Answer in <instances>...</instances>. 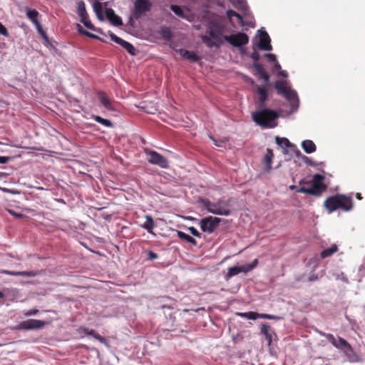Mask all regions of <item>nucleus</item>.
Segmentation results:
<instances>
[{"mask_svg": "<svg viewBox=\"0 0 365 365\" xmlns=\"http://www.w3.org/2000/svg\"><path fill=\"white\" fill-rule=\"evenodd\" d=\"M324 207L329 213H331L338 209L349 212L353 208V200L350 196L336 194L327 197L324 202Z\"/></svg>", "mask_w": 365, "mask_h": 365, "instance_id": "f257e3e1", "label": "nucleus"}, {"mask_svg": "<svg viewBox=\"0 0 365 365\" xmlns=\"http://www.w3.org/2000/svg\"><path fill=\"white\" fill-rule=\"evenodd\" d=\"M197 202L203 209L214 215L227 216L230 214L229 201L222 198L214 202L208 198L200 197Z\"/></svg>", "mask_w": 365, "mask_h": 365, "instance_id": "f03ea898", "label": "nucleus"}, {"mask_svg": "<svg viewBox=\"0 0 365 365\" xmlns=\"http://www.w3.org/2000/svg\"><path fill=\"white\" fill-rule=\"evenodd\" d=\"M324 179V177L323 175L315 174L313 176V179L308 182L311 185V187H307L302 186L297 190V192L319 197L327 189V185L322 182ZM304 183H307L304 180H302L299 182L300 185Z\"/></svg>", "mask_w": 365, "mask_h": 365, "instance_id": "7ed1b4c3", "label": "nucleus"}, {"mask_svg": "<svg viewBox=\"0 0 365 365\" xmlns=\"http://www.w3.org/2000/svg\"><path fill=\"white\" fill-rule=\"evenodd\" d=\"M321 335L324 336L327 339L336 349H341V348L346 347L347 351H344V356L346 357L350 362H357L360 360L358 354L354 351L351 344L346 341L344 339L338 336V340L335 339L331 334H324L321 332Z\"/></svg>", "mask_w": 365, "mask_h": 365, "instance_id": "20e7f679", "label": "nucleus"}, {"mask_svg": "<svg viewBox=\"0 0 365 365\" xmlns=\"http://www.w3.org/2000/svg\"><path fill=\"white\" fill-rule=\"evenodd\" d=\"M277 118L278 114L276 111L267 108H263L252 113L253 120L263 127H274L275 124H272V123Z\"/></svg>", "mask_w": 365, "mask_h": 365, "instance_id": "39448f33", "label": "nucleus"}, {"mask_svg": "<svg viewBox=\"0 0 365 365\" xmlns=\"http://www.w3.org/2000/svg\"><path fill=\"white\" fill-rule=\"evenodd\" d=\"M152 3L150 0H135L133 9L129 21L131 23L133 20H138L150 11Z\"/></svg>", "mask_w": 365, "mask_h": 365, "instance_id": "423d86ee", "label": "nucleus"}, {"mask_svg": "<svg viewBox=\"0 0 365 365\" xmlns=\"http://www.w3.org/2000/svg\"><path fill=\"white\" fill-rule=\"evenodd\" d=\"M208 34L210 36H202V41L208 46H219L222 43V38L224 36H222V30L221 28L219 26H212L210 28Z\"/></svg>", "mask_w": 365, "mask_h": 365, "instance_id": "0eeeda50", "label": "nucleus"}, {"mask_svg": "<svg viewBox=\"0 0 365 365\" xmlns=\"http://www.w3.org/2000/svg\"><path fill=\"white\" fill-rule=\"evenodd\" d=\"M221 220L217 217L208 216L200 220L199 225L202 232L211 234L220 225Z\"/></svg>", "mask_w": 365, "mask_h": 365, "instance_id": "6e6552de", "label": "nucleus"}, {"mask_svg": "<svg viewBox=\"0 0 365 365\" xmlns=\"http://www.w3.org/2000/svg\"><path fill=\"white\" fill-rule=\"evenodd\" d=\"M223 39L227 41L234 47L242 48L249 42L248 36L242 32H239L236 34L230 36H224Z\"/></svg>", "mask_w": 365, "mask_h": 365, "instance_id": "1a4fd4ad", "label": "nucleus"}, {"mask_svg": "<svg viewBox=\"0 0 365 365\" xmlns=\"http://www.w3.org/2000/svg\"><path fill=\"white\" fill-rule=\"evenodd\" d=\"M145 154L148 155V161L152 165H156L161 168H168V160L161 154L154 150H145Z\"/></svg>", "mask_w": 365, "mask_h": 365, "instance_id": "9d476101", "label": "nucleus"}, {"mask_svg": "<svg viewBox=\"0 0 365 365\" xmlns=\"http://www.w3.org/2000/svg\"><path fill=\"white\" fill-rule=\"evenodd\" d=\"M48 324V322L38 320V319H28L21 322L17 326V329L24 330H36L41 329L44 327L45 325Z\"/></svg>", "mask_w": 365, "mask_h": 365, "instance_id": "9b49d317", "label": "nucleus"}, {"mask_svg": "<svg viewBox=\"0 0 365 365\" xmlns=\"http://www.w3.org/2000/svg\"><path fill=\"white\" fill-rule=\"evenodd\" d=\"M77 14L81 18V21L84 24L86 27L89 29H94V26L89 20L88 14L86 11V5L83 1L81 0L78 2Z\"/></svg>", "mask_w": 365, "mask_h": 365, "instance_id": "f8f14e48", "label": "nucleus"}, {"mask_svg": "<svg viewBox=\"0 0 365 365\" xmlns=\"http://www.w3.org/2000/svg\"><path fill=\"white\" fill-rule=\"evenodd\" d=\"M108 35L112 41L120 45L124 49H125L128 51V53H130L132 56H135L137 54V51L133 44L117 36L112 31H108Z\"/></svg>", "mask_w": 365, "mask_h": 365, "instance_id": "ddd939ff", "label": "nucleus"}, {"mask_svg": "<svg viewBox=\"0 0 365 365\" xmlns=\"http://www.w3.org/2000/svg\"><path fill=\"white\" fill-rule=\"evenodd\" d=\"M257 264H258V260L257 259H255L250 264H245L230 267L229 269V272L227 274H240L241 272H244L246 274V273L250 272L253 268H255Z\"/></svg>", "mask_w": 365, "mask_h": 365, "instance_id": "4468645a", "label": "nucleus"}, {"mask_svg": "<svg viewBox=\"0 0 365 365\" xmlns=\"http://www.w3.org/2000/svg\"><path fill=\"white\" fill-rule=\"evenodd\" d=\"M259 32L260 34L259 42L258 43L259 48L263 51H271L272 46L270 44L271 39L267 32L262 29L259 30Z\"/></svg>", "mask_w": 365, "mask_h": 365, "instance_id": "2eb2a0df", "label": "nucleus"}, {"mask_svg": "<svg viewBox=\"0 0 365 365\" xmlns=\"http://www.w3.org/2000/svg\"><path fill=\"white\" fill-rule=\"evenodd\" d=\"M106 16L108 20L114 26H120L123 25V21L121 18L115 14L114 10L111 8H107L106 9Z\"/></svg>", "mask_w": 365, "mask_h": 365, "instance_id": "dca6fc26", "label": "nucleus"}, {"mask_svg": "<svg viewBox=\"0 0 365 365\" xmlns=\"http://www.w3.org/2000/svg\"><path fill=\"white\" fill-rule=\"evenodd\" d=\"M260 331L261 333L265 336V339L268 342V346L269 347V349H271L272 335L274 334L276 336L274 331H271L269 326L267 325L266 324H262Z\"/></svg>", "mask_w": 365, "mask_h": 365, "instance_id": "f3484780", "label": "nucleus"}, {"mask_svg": "<svg viewBox=\"0 0 365 365\" xmlns=\"http://www.w3.org/2000/svg\"><path fill=\"white\" fill-rule=\"evenodd\" d=\"M177 52L182 58L187 59L191 62H197L200 60V58L193 51L180 48L177 50Z\"/></svg>", "mask_w": 365, "mask_h": 365, "instance_id": "a211bd4d", "label": "nucleus"}, {"mask_svg": "<svg viewBox=\"0 0 365 365\" xmlns=\"http://www.w3.org/2000/svg\"><path fill=\"white\" fill-rule=\"evenodd\" d=\"M26 14L27 18L35 25L38 24L39 22L38 17L40 16L39 12L34 9H31L28 6L25 8Z\"/></svg>", "mask_w": 365, "mask_h": 365, "instance_id": "6ab92c4d", "label": "nucleus"}, {"mask_svg": "<svg viewBox=\"0 0 365 365\" xmlns=\"http://www.w3.org/2000/svg\"><path fill=\"white\" fill-rule=\"evenodd\" d=\"M257 91L259 96V101L260 103V107H263L265 101L268 98L267 88L265 87L257 86Z\"/></svg>", "mask_w": 365, "mask_h": 365, "instance_id": "aec40b11", "label": "nucleus"}, {"mask_svg": "<svg viewBox=\"0 0 365 365\" xmlns=\"http://www.w3.org/2000/svg\"><path fill=\"white\" fill-rule=\"evenodd\" d=\"M302 147L305 153L309 154L316 151L317 147L311 140H305L302 142Z\"/></svg>", "mask_w": 365, "mask_h": 365, "instance_id": "412c9836", "label": "nucleus"}, {"mask_svg": "<svg viewBox=\"0 0 365 365\" xmlns=\"http://www.w3.org/2000/svg\"><path fill=\"white\" fill-rule=\"evenodd\" d=\"M98 98L101 103L103 105V106L108 109V110H113L111 103L110 100L107 98L106 94L103 91H100L97 94Z\"/></svg>", "mask_w": 365, "mask_h": 365, "instance_id": "4be33fe9", "label": "nucleus"}, {"mask_svg": "<svg viewBox=\"0 0 365 365\" xmlns=\"http://www.w3.org/2000/svg\"><path fill=\"white\" fill-rule=\"evenodd\" d=\"M274 88L277 93L282 96L290 88L287 86V82L284 81H277L274 84Z\"/></svg>", "mask_w": 365, "mask_h": 365, "instance_id": "5701e85b", "label": "nucleus"}, {"mask_svg": "<svg viewBox=\"0 0 365 365\" xmlns=\"http://www.w3.org/2000/svg\"><path fill=\"white\" fill-rule=\"evenodd\" d=\"M338 251V246L336 244L332 245L330 247L322 251L320 257L322 259L331 257L334 253Z\"/></svg>", "mask_w": 365, "mask_h": 365, "instance_id": "b1692460", "label": "nucleus"}, {"mask_svg": "<svg viewBox=\"0 0 365 365\" xmlns=\"http://www.w3.org/2000/svg\"><path fill=\"white\" fill-rule=\"evenodd\" d=\"M273 157H274V153H273V151L272 149H269V148H267V153H266V155L264 158V163L265 164V166L267 168V170H270L271 168H272V159H273Z\"/></svg>", "mask_w": 365, "mask_h": 365, "instance_id": "393cba45", "label": "nucleus"}, {"mask_svg": "<svg viewBox=\"0 0 365 365\" xmlns=\"http://www.w3.org/2000/svg\"><path fill=\"white\" fill-rule=\"evenodd\" d=\"M178 236L180 240H182L186 242H189L195 246L197 245V241L192 237L190 236L189 235H187L183 232L178 231Z\"/></svg>", "mask_w": 365, "mask_h": 365, "instance_id": "a878e982", "label": "nucleus"}, {"mask_svg": "<svg viewBox=\"0 0 365 365\" xmlns=\"http://www.w3.org/2000/svg\"><path fill=\"white\" fill-rule=\"evenodd\" d=\"M93 11L96 13L98 19L101 21L103 20V6L102 4L99 1H96L93 5Z\"/></svg>", "mask_w": 365, "mask_h": 365, "instance_id": "bb28decb", "label": "nucleus"}, {"mask_svg": "<svg viewBox=\"0 0 365 365\" xmlns=\"http://www.w3.org/2000/svg\"><path fill=\"white\" fill-rule=\"evenodd\" d=\"M275 140L277 144L282 147V148H289L292 146L291 143L286 138H280L279 136H277L275 138Z\"/></svg>", "mask_w": 365, "mask_h": 365, "instance_id": "cd10ccee", "label": "nucleus"}, {"mask_svg": "<svg viewBox=\"0 0 365 365\" xmlns=\"http://www.w3.org/2000/svg\"><path fill=\"white\" fill-rule=\"evenodd\" d=\"M283 96L288 100L290 102H295L298 101L297 98V94L294 91H292L291 88H289L284 95Z\"/></svg>", "mask_w": 365, "mask_h": 365, "instance_id": "c85d7f7f", "label": "nucleus"}, {"mask_svg": "<svg viewBox=\"0 0 365 365\" xmlns=\"http://www.w3.org/2000/svg\"><path fill=\"white\" fill-rule=\"evenodd\" d=\"M170 8L171 11H173L175 14L177 15L178 17L182 19H185L186 17L185 14L181 6L172 4L170 5Z\"/></svg>", "mask_w": 365, "mask_h": 365, "instance_id": "c756f323", "label": "nucleus"}, {"mask_svg": "<svg viewBox=\"0 0 365 365\" xmlns=\"http://www.w3.org/2000/svg\"><path fill=\"white\" fill-rule=\"evenodd\" d=\"M92 118L96 122L103 125L106 127H108V128L113 127V123L108 119H105L99 115H93Z\"/></svg>", "mask_w": 365, "mask_h": 365, "instance_id": "7c9ffc66", "label": "nucleus"}, {"mask_svg": "<svg viewBox=\"0 0 365 365\" xmlns=\"http://www.w3.org/2000/svg\"><path fill=\"white\" fill-rule=\"evenodd\" d=\"M144 257L148 261H153L158 258V255L151 250H145L143 252Z\"/></svg>", "mask_w": 365, "mask_h": 365, "instance_id": "2f4dec72", "label": "nucleus"}, {"mask_svg": "<svg viewBox=\"0 0 365 365\" xmlns=\"http://www.w3.org/2000/svg\"><path fill=\"white\" fill-rule=\"evenodd\" d=\"M154 227V222L150 216L146 217V222L143 225V227L145 228L148 232H150Z\"/></svg>", "mask_w": 365, "mask_h": 365, "instance_id": "473e14b6", "label": "nucleus"}, {"mask_svg": "<svg viewBox=\"0 0 365 365\" xmlns=\"http://www.w3.org/2000/svg\"><path fill=\"white\" fill-rule=\"evenodd\" d=\"M305 275H302V276H299L298 277L296 280L297 282H300V281H302L303 282H313L314 280H317L318 279V276L317 275H310L309 277H304Z\"/></svg>", "mask_w": 365, "mask_h": 365, "instance_id": "72a5a7b5", "label": "nucleus"}, {"mask_svg": "<svg viewBox=\"0 0 365 365\" xmlns=\"http://www.w3.org/2000/svg\"><path fill=\"white\" fill-rule=\"evenodd\" d=\"M253 67L255 69L257 74L259 75V76H261L264 72H266L262 64L255 63L253 64Z\"/></svg>", "mask_w": 365, "mask_h": 365, "instance_id": "f704fd0d", "label": "nucleus"}, {"mask_svg": "<svg viewBox=\"0 0 365 365\" xmlns=\"http://www.w3.org/2000/svg\"><path fill=\"white\" fill-rule=\"evenodd\" d=\"M36 29H37L38 34L45 39V40H48V38L46 34V32L44 31V30L42 28V26L40 23H38V24H35L34 25Z\"/></svg>", "mask_w": 365, "mask_h": 365, "instance_id": "c9c22d12", "label": "nucleus"}, {"mask_svg": "<svg viewBox=\"0 0 365 365\" xmlns=\"http://www.w3.org/2000/svg\"><path fill=\"white\" fill-rule=\"evenodd\" d=\"M260 319H273V320H279L282 317L277 315H272L268 314H260Z\"/></svg>", "mask_w": 365, "mask_h": 365, "instance_id": "e433bc0d", "label": "nucleus"}, {"mask_svg": "<svg viewBox=\"0 0 365 365\" xmlns=\"http://www.w3.org/2000/svg\"><path fill=\"white\" fill-rule=\"evenodd\" d=\"M163 36L166 39H170L172 37L171 31L169 28L165 27L162 29L161 32Z\"/></svg>", "mask_w": 365, "mask_h": 365, "instance_id": "4c0bfd02", "label": "nucleus"}, {"mask_svg": "<svg viewBox=\"0 0 365 365\" xmlns=\"http://www.w3.org/2000/svg\"><path fill=\"white\" fill-rule=\"evenodd\" d=\"M259 316H260V314H259V313H257L255 312H248L247 319L255 320L257 319H259Z\"/></svg>", "mask_w": 365, "mask_h": 365, "instance_id": "58836bf2", "label": "nucleus"}, {"mask_svg": "<svg viewBox=\"0 0 365 365\" xmlns=\"http://www.w3.org/2000/svg\"><path fill=\"white\" fill-rule=\"evenodd\" d=\"M7 211L11 215H12L18 219H23V218L26 217L23 214L17 213L12 210L8 209Z\"/></svg>", "mask_w": 365, "mask_h": 365, "instance_id": "ea45409f", "label": "nucleus"}, {"mask_svg": "<svg viewBox=\"0 0 365 365\" xmlns=\"http://www.w3.org/2000/svg\"><path fill=\"white\" fill-rule=\"evenodd\" d=\"M0 34L6 37L9 36L7 29L2 24L1 22H0Z\"/></svg>", "mask_w": 365, "mask_h": 365, "instance_id": "a19ab883", "label": "nucleus"}, {"mask_svg": "<svg viewBox=\"0 0 365 365\" xmlns=\"http://www.w3.org/2000/svg\"><path fill=\"white\" fill-rule=\"evenodd\" d=\"M188 230L190 231V232L195 237H200L201 236V234L198 232V230L194 227H190L188 228Z\"/></svg>", "mask_w": 365, "mask_h": 365, "instance_id": "79ce46f5", "label": "nucleus"}, {"mask_svg": "<svg viewBox=\"0 0 365 365\" xmlns=\"http://www.w3.org/2000/svg\"><path fill=\"white\" fill-rule=\"evenodd\" d=\"M264 56L268 58L269 62H276L277 61V57L273 53H265Z\"/></svg>", "mask_w": 365, "mask_h": 365, "instance_id": "37998d69", "label": "nucleus"}, {"mask_svg": "<svg viewBox=\"0 0 365 365\" xmlns=\"http://www.w3.org/2000/svg\"><path fill=\"white\" fill-rule=\"evenodd\" d=\"M38 313V310L36 309H30L29 311H27L26 312L24 313V315L26 317H29V316H31V315H36Z\"/></svg>", "mask_w": 365, "mask_h": 365, "instance_id": "c03bdc74", "label": "nucleus"}, {"mask_svg": "<svg viewBox=\"0 0 365 365\" xmlns=\"http://www.w3.org/2000/svg\"><path fill=\"white\" fill-rule=\"evenodd\" d=\"M250 57L255 61H257L260 58V55L257 51H254L252 53Z\"/></svg>", "mask_w": 365, "mask_h": 365, "instance_id": "a18cd8bd", "label": "nucleus"}, {"mask_svg": "<svg viewBox=\"0 0 365 365\" xmlns=\"http://www.w3.org/2000/svg\"><path fill=\"white\" fill-rule=\"evenodd\" d=\"M93 338H95L102 344H106V339L97 333L96 334Z\"/></svg>", "mask_w": 365, "mask_h": 365, "instance_id": "49530a36", "label": "nucleus"}, {"mask_svg": "<svg viewBox=\"0 0 365 365\" xmlns=\"http://www.w3.org/2000/svg\"><path fill=\"white\" fill-rule=\"evenodd\" d=\"M83 332L87 335L92 336L93 337H94V336L96 334V332L93 329H88L86 328L83 329Z\"/></svg>", "mask_w": 365, "mask_h": 365, "instance_id": "de8ad7c7", "label": "nucleus"}, {"mask_svg": "<svg viewBox=\"0 0 365 365\" xmlns=\"http://www.w3.org/2000/svg\"><path fill=\"white\" fill-rule=\"evenodd\" d=\"M238 13H237L236 11H233V10H228L227 12V15L229 18V19L230 20V21H232V18L233 16H237Z\"/></svg>", "mask_w": 365, "mask_h": 365, "instance_id": "09e8293b", "label": "nucleus"}, {"mask_svg": "<svg viewBox=\"0 0 365 365\" xmlns=\"http://www.w3.org/2000/svg\"><path fill=\"white\" fill-rule=\"evenodd\" d=\"M304 162L307 163L308 165L314 166L315 165V163L308 157L304 156L303 157Z\"/></svg>", "mask_w": 365, "mask_h": 365, "instance_id": "8fccbe9b", "label": "nucleus"}, {"mask_svg": "<svg viewBox=\"0 0 365 365\" xmlns=\"http://www.w3.org/2000/svg\"><path fill=\"white\" fill-rule=\"evenodd\" d=\"M260 78H262L264 83H267L269 81V76L268 73L266 71L264 72L261 76H259Z\"/></svg>", "mask_w": 365, "mask_h": 365, "instance_id": "3c124183", "label": "nucleus"}, {"mask_svg": "<svg viewBox=\"0 0 365 365\" xmlns=\"http://www.w3.org/2000/svg\"><path fill=\"white\" fill-rule=\"evenodd\" d=\"M4 274H34V273L32 272H9V271H4Z\"/></svg>", "mask_w": 365, "mask_h": 365, "instance_id": "603ef678", "label": "nucleus"}, {"mask_svg": "<svg viewBox=\"0 0 365 365\" xmlns=\"http://www.w3.org/2000/svg\"><path fill=\"white\" fill-rule=\"evenodd\" d=\"M10 160L9 157L6 156H0V163L1 164H5L7 163Z\"/></svg>", "mask_w": 365, "mask_h": 365, "instance_id": "864d4df0", "label": "nucleus"}, {"mask_svg": "<svg viewBox=\"0 0 365 365\" xmlns=\"http://www.w3.org/2000/svg\"><path fill=\"white\" fill-rule=\"evenodd\" d=\"M236 18L238 19L239 24L243 26L245 25V23H244V19H243V17L242 16V15H240V14H237L236 16Z\"/></svg>", "mask_w": 365, "mask_h": 365, "instance_id": "5fc2aeb1", "label": "nucleus"}, {"mask_svg": "<svg viewBox=\"0 0 365 365\" xmlns=\"http://www.w3.org/2000/svg\"><path fill=\"white\" fill-rule=\"evenodd\" d=\"M83 34H85L86 35L88 36H91V37H93V38H98V36H96V35L94 34H92L88 31H82Z\"/></svg>", "mask_w": 365, "mask_h": 365, "instance_id": "6e6d98bb", "label": "nucleus"}, {"mask_svg": "<svg viewBox=\"0 0 365 365\" xmlns=\"http://www.w3.org/2000/svg\"><path fill=\"white\" fill-rule=\"evenodd\" d=\"M238 316H240L243 318H247V312H239L237 314Z\"/></svg>", "mask_w": 365, "mask_h": 365, "instance_id": "4d7b16f0", "label": "nucleus"}, {"mask_svg": "<svg viewBox=\"0 0 365 365\" xmlns=\"http://www.w3.org/2000/svg\"><path fill=\"white\" fill-rule=\"evenodd\" d=\"M172 305H173V304H169V305H162L160 307H161V309H165V308L172 309L173 308Z\"/></svg>", "mask_w": 365, "mask_h": 365, "instance_id": "13d9d810", "label": "nucleus"}, {"mask_svg": "<svg viewBox=\"0 0 365 365\" xmlns=\"http://www.w3.org/2000/svg\"><path fill=\"white\" fill-rule=\"evenodd\" d=\"M274 68L277 70L281 69V66L277 61H276V63L274 65Z\"/></svg>", "mask_w": 365, "mask_h": 365, "instance_id": "bf43d9fd", "label": "nucleus"}, {"mask_svg": "<svg viewBox=\"0 0 365 365\" xmlns=\"http://www.w3.org/2000/svg\"><path fill=\"white\" fill-rule=\"evenodd\" d=\"M356 197L358 200H361V199H362L361 195L360 193H356Z\"/></svg>", "mask_w": 365, "mask_h": 365, "instance_id": "052dcab7", "label": "nucleus"}, {"mask_svg": "<svg viewBox=\"0 0 365 365\" xmlns=\"http://www.w3.org/2000/svg\"><path fill=\"white\" fill-rule=\"evenodd\" d=\"M341 352H343V354H344V351H347V348L346 347H341V349H339Z\"/></svg>", "mask_w": 365, "mask_h": 365, "instance_id": "680f3d73", "label": "nucleus"}, {"mask_svg": "<svg viewBox=\"0 0 365 365\" xmlns=\"http://www.w3.org/2000/svg\"><path fill=\"white\" fill-rule=\"evenodd\" d=\"M279 75L283 76H287L285 71H280L279 72Z\"/></svg>", "mask_w": 365, "mask_h": 365, "instance_id": "e2e57ef3", "label": "nucleus"}, {"mask_svg": "<svg viewBox=\"0 0 365 365\" xmlns=\"http://www.w3.org/2000/svg\"><path fill=\"white\" fill-rule=\"evenodd\" d=\"M232 276H233V275H231V274L225 275V279H226L227 281H228V280H229V279H230L231 277H232Z\"/></svg>", "mask_w": 365, "mask_h": 365, "instance_id": "0e129e2a", "label": "nucleus"}, {"mask_svg": "<svg viewBox=\"0 0 365 365\" xmlns=\"http://www.w3.org/2000/svg\"><path fill=\"white\" fill-rule=\"evenodd\" d=\"M341 279L342 281L347 282V279H346V277L344 275H342Z\"/></svg>", "mask_w": 365, "mask_h": 365, "instance_id": "69168bd1", "label": "nucleus"}, {"mask_svg": "<svg viewBox=\"0 0 365 365\" xmlns=\"http://www.w3.org/2000/svg\"><path fill=\"white\" fill-rule=\"evenodd\" d=\"M4 297H5L4 294L0 291V298L3 299V298H4Z\"/></svg>", "mask_w": 365, "mask_h": 365, "instance_id": "338daca9", "label": "nucleus"}, {"mask_svg": "<svg viewBox=\"0 0 365 365\" xmlns=\"http://www.w3.org/2000/svg\"><path fill=\"white\" fill-rule=\"evenodd\" d=\"M240 52H241L242 54L245 53V51H244V50L242 48L240 49Z\"/></svg>", "mask_w": 365, "mask_h": 365, "instance_id": "774afa93", "label": "nucleus"}]
</instances>
